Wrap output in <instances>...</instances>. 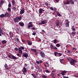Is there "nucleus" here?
Listing matches in <instances>:
<instances>
[{
	"mask_svg": "<svg viewBox=\"0 0 78 78\" xmlns=\"http://www.w3.org/2000/svg\"><path fill=\"white\" fill-rule=\"evenodd\" d=\"M66 2H66V5H69V0H67L66 1Z\"/></svg>",
	"mask_w": 78,
	"mask_h": 78,
	"instance_id": "44",
	"label": "nucleus"
},
{
	"mask_svg": "<svg viewBox=\"0 0 78 78\" xmlns=\"http://www.w3.org/2000/svg\"><path fill=\"white\" fill-rule=\"evenodd\" d=\"M17 56H19V57H21V55L19 54V53H18L17 54Z\"/></svg>",
	"mask_w": 78,
	"mask_h": 78,
	"instance_id": "38",
	"label": "nucleus"
},
{
	"mask_svg": "<svg viewBox=\"0 0 78 78\" xmlns=\"http://www.w3.org/2000/svg\"><path fill=\"white\" fill-rule=\"evenodd\" d=\"M54 55L55 56H58V52H55Z\"/></svg>",
	"mask_w": 78,
	"mask_h": 78,
	"instance_id": "19",
	"label": "nucleus"
},
{
	"mask_svg": "<svg viewBox=\"0 0 78 78\" xmlns=\"http://www.w3.org/2000/svg\"><path fill=\"white\" fill-rule=\"evenodd\" d=\"M29 25H33V24H32V22H30L28 23Z\"/></svg>",
	"mask_w": 78,
	"mask_h": 78,
	"instance_id": "41",
	"label": "nucleus"
},
{
	"mask_svg": "<svg viewBox=\"0 0 78 78\" xmlns=\"http://www.w3.org/2000/svg\"><path fill=\"white\" fill-rule=\"evenodd\" d=\"M67 53H71V51H70L69 50H67Z\"/></svg>",
	"mask_w": 78,
	"mask_h": 78,
	"instance_id": "45",
	"label": "nucleus"
},
{
	"mask_svg": "<svg viewBox=\"0 0 78 78\" xmlns=\"http://www.w3.org/2000/svg\"><path fill=\"white\" fill-rule=\"evenodd\" d=\"M16 17H17V18L19 21H20L22 20V16L20 15L19 17L17 16Z\"/></svg>",
	"mask_w": 78,
	"mask_h": 78,
	"instance_id": "11",
	"label": "nucleus"
},
{
	"mask_svg": "<svg viewBox=\"0 0 78 78\" xmlns=\"http://www.w3.org/2000/svg\"><path fill=\"white\" fill-rule=\"evenodd\" d=\"M45 5H46V6H48V4L46 2L45 3Z\"/></svg>",
	"mask_w": 78,
	"mask_h": 78,
	"instance_id": "49",
	"label": "nucleus"
},
{
	"mask_svg": "<svg viewBox=\"0 0 78 78\" xmlns=\"http://www.w3.org/2000/svg\"><path fill=\"white\" fill-rule=\"evenodd\" d=\"M7 10L9 11H11V9L9 7H8L7 9Z\"/></svg>",
	"mask_w": 78,
	"mask_h": 78,
	"instance_id": "39",
	"label": "nucleus"
},
{
	"mask_svg": "<svg viewBox=\"0 0 78 78\" xmlns=\"http://www.w3.org/2000/svg\"><path fill=\"white\" fill-rule=\"evenodd\" d=\"M15 1L13 0V1H12V5H15Z\"/></svg>",
	"mask_w": 78,
	"mask_h": 78,
	"instance_id": "30",
	"label": "nucleus"
},
{
	"mask_svg": "<svg viewBox=\"0 0 78 78\" xmlns=\"http://www.w3.org/2000/svg\"><path fill=\"white\" fill-rule=\"evenodd\" d=\"M57 14L58 16H59V17H61L62 16L61 15V14H60L58 12H57Z\"/></svg>",
	"mask_w": 78,
	"mask_h": 78,
	"instance_id": "29",
	"label": "nucleus"
},
{
	"mask_svg": "<svg viewBox=\"0 0 78 78\" xmlns=\"http://www.w3.org/2000/svg\"><path fill=\"white\" fill-rule=\"evenodd\" d=\"M10 16V14L9 13H8V12H6L5 14H2L0 15V17L1 18H4L6 16L7 17H9Z\"/></svg>",
	"mask_w": 78,
	"mask_h": 78,
	"instance_id": "2",
	"label": "nucleus"
},
{
	"mask_svg": "<svg viewBox=\"0 0 78 78\" xmlns=\"http://www.w3.org/2000/svg\"><path fill=\"white\" fill-rule=\"evenodd\" d=\"M11 56L12 59H15V60H16V59H17V57L14 55H11Z\"/></svg>",
	"mask_w": 78,
	"mask_h": 78,
	"instance_id": "16",
	"label": "nucleus"
},
{
	"mask_svg": "<svg viewBox=\"0 0 78 78\" xmlns=\"http://www.w3.org/2000/svg\"><path fill=\"white\" fill-rule=\"evenodd\" d=\"M31 75L33 76L34 78H37V76H35V75L33 74H31Z\"/></svg>",
	"mask_w": 78,
	"mask_h": 78,
	"instance_id": "28",
	"label": "nucleus"
},
{
	"mask_svg": "<svg viewBox=\"0 0 78 78\" xmlns=\"http://www.w3.org/2000/svg\"><path fill=\"white\" fill-rule=\"evenodd\" d=\"M27 27L28 28H30L31 27H33V25H28Z\"/></svg>",
	"mask_w": 78,
	"mask_h": 78,
	"instance_id": "27",
	"label": "nucleus"
},
{
	"mask_svg": "<svg viewBox=\"0 0 78 78\" xmlns=\"http://www.w3.org/2000/svg\"><path fill=\"white\" fill-rule=\"evenodd\" d=\"M50 47L51 49V50H53L54 47V46L52 44L51 45Z\"/></svg>",
	"mask_w": 78,
	"mask_h": 78,
	"instance_id": "23",
	"label": "nucleus"
},
{
	"mask_svg": "<svg viewBox=\"0 0 78 78\" xmlns=\"http://www.w3.org/2000/svg\"><path fill=\"white\" fill-rule=\"evenodd\" d=\"M31 29L32 30H36V28L35 27H32Z\"/></svg>",
	"mask_w": 78,
	"mask_h": 78,
	"instance_id": "48",
	"label": "nucleus"
},
{
	"mask_svg": "<svg viewBox=\"0 0 78 78\" xmlns=\"http://www.w3.org/2000/svg\"><path fill=\"white\" fill-rule=\"evenodd\" d=\"M50 9H51V10H52V11H54V9H53V8L52 7H50Z\"/></svg>",
	"mask_w": 78,
	"mask_h": 78,
	"instance_id": "40",
	"label": "nucleus"
},
{
	"mask_svg": "<svg viewBox=\"0 0 78 78\" xmlns=\"http://www.w3.org/2000/svg\"><path fill=\"white\" fill-rule=\"evenodd\" d=\"M66 27H69V22H66Z\"/></svg>",
	"mask_w": 78,
	"mask_h": 78,
	"instance_id": "21",
	"label": "nucleus"
},
{
	"mask_svg": "<svg viewBox=\"0 0 78 78\" xmlns=\"http://www.w3.org/2000/svg\"><path fill=\"white\" fill-rule=\"evenodd\" d=\"M60 61L61 63H63V62H64V59H61L60 60Z\"/></svg>",
	"mask_w": 78,
	"mask_h": 78,
	"instance_id": "22",
	"label": "nucleus"
},
{
	"mask_svg": "<svg viewBox=\"0 0 78 78\" xmlns=\"http://www.w3.org/2000/svg\"><path fill=\"white\" fill-rule=\"evenodd\" d=\"M37 64H39V62L38 61H37Z\"/></svg>",
	"mask_w": 78,
	"mask_h": 78,
	"instance_id": "61",
	"label": "nucleus"
},
{
	"mask_svg": "<svg viewBox=\"0 0 78 78\" xmlns=\"http://www.w3.org/2000/svg\"><path fill=\"white\" fill-rule=\"evenodd\" d=\"M8 56L9 58H11V56L8 55Z\"/></svg>",
	"mask_w": 78,
	"mask_h": 78,
	"instance_id": "64",
	"label": "nucleus"
},
{
	"mask_svg": "<svg viewBox=\"0 0 78 78\" xmlns=\"http://www.w3.org/2000/svg\"><path fill=\"white\" fill-rule=\"evenodd\" d=\"M76 32H73L71 33V34H73L74 35H76Z\"/></svg>",
	"mask_w": 78,
	"mask_h": 78,
	"instance_id": "32",
	"label": "nucleus"
},
{
	"mask_svg": "<svg viewBox=\"0 0 78 78\" xmlns=\"http://www.w3.org/2000/svg\"><path fill=\"white\" fill-rule=\"evenodd\" d=\"M56 25L57 27L59 26V20H57L56 21Z\"/></svg>",
	"mask_w": 78,
	"mask_h": 78,
	"instance_id": "15",
	"label": "nucleus"
},
{
	"mask_svg": "<svg viewBox=\"0 0 78 78\" xmlns=\"http://www.w3.org/2000/svg\"><path fill=\"white\" fill-rule=\"evenodd\" d=\"M63 78H69L68 77H66V76H64Z\"/></svg>",
	"mask_w": 78,
	"mask_h": 78,
	"instance_id": "58",
	"label": "nucleus"
},
{
	"mask_svg": "<svg viewBox=\"0 0 78 78\" xmlns=\"http://www.w3.org/2000/svg\"><path fill=\"white\" fill-rule=\"evenodd\" d=\"M46 64H47V65H48V67H49V64H48V63L47 62Z\"/></svg>",
	"mask_w": 78,
	"mask_h": 78,
	"instance_id": "59",
	"label": "nucleus"
},
{
	"mask_svg": "<svg viewBox=\"0 0 78 78\" xmlns=\"http://www.w3.org/2000/svg\"><path fill=\"white\" fill-rule=\"evenodd\" d=\"M69 2H70L71 5H73V4H74V2L73 1V0H70Z\"/></svg>",
	"mask_w": 78,
	"mask_h": 78,
	"instance_id": "20",
	"label": "nucleus"
},
{
	"mask_svg": "<svg viewBox=\"0 0 78 78\" xmlns=\"http://www.w3.org/2000/svg\"><path fill=\"white\" fill-rule=\"evenodd\" d=\"M22 41L23 42H26V41L23 39L22 40Z\"/></svg>",
	"mask_w": 78,
	"mask_h": 78,
	"instance_id": "50",
	"label": "nucleus"
},
{
	"mask_svg": "<svg viewBox=\"0 0 78 78\" xmlns=\"http://www.w3.org/2000/svg\"><path fill=\"white\" fill-rule=\"evenodd\" d=\"M55 73H51V76L52 78H55V77H54Z\"/></svg>",
	"mask_w": 78,
	"mask_h": 78,
	"instance_id": "17",
	"label": "nucleus"
},
{
	"mask_svg": "<svg viewBox=\"0 0 78 78\" xmlns=\"http://www.w3.org/2000/svg\"><path fill=\"white\" fill-rule=\"evenodd\" d=\"M40 63H42L43 62L41 60L39 61Z\"/></svg>",
	"mask_w": 78,
	"mask_h": 78,
	"instance_id": "57",
	"label": "nucleus"
},
{
	"mask_svg": "<svg viewBox=\"0 0 78 78\" xmlns=\"http://www.w3.org/2000/svg\"><path fill=\"white\" fill-rule=\"evenodd\" d=\"M2 35H5V33L1 29V28H0V36H1Z\"/></svg>",
	"mask_w": 78,
	"mask_h": 78,
	"instance_id": "3",
	"label": "nucleus"
},
{
	"mask_svg": "<svg viewBox=\"0 0 78 78\" xmlns=\"http://www.w3.org/2000/svg\"><path fill=\"white\" fill-rule=\"evenodd\" d=\"M42 78H47V76H46L45 75H42Z\"/></svg>",
	"mask_w": 78,
	"mask_h": 78,
	"instance_id": "34",
	"label": "nucleus"
},
{
	"mask_svg": "<svg viewBox=\"0 0 78 78\" xmlns=\"http://www.w3.org/2000/svg\"><path fill=\"white\" fill-rule=\"evenodd\" d=\"M56 46L57 47H60V44H56Z\"/></svg>",
	"mask_w": 78,
	"mask_h": 78,
	"instance_id": "35",
	"label": "nucleus"
},
{
	"mask_svg": "<svg viewBox=\"0 0 78 78\" xmlns=\"http://www.w3.org/2000/svg\"><path fill=\"white\" fill-rule=\"evenodd\" d=\"M21 50H24V47L23 46H21L20 48Z\"/></svg>",
	"mask_w": 78,
	"mask_h": 78,
	"instance_id": "42",
	"label": "nucleus"
},
{
	"mask_svg": "<svg viewBox=\"0 0 78 78\" xmlns=\"http://www.w3.org/2000/svg\"><path fill=\"white\" fill-rule=\"evenodd\" d=\"M2 44H6L7 43L6 41L5 40L2 41Z\"/></svg>",
	"mask_w": 78,
	"mask_h": 78,
	"instance_id": "18",
	"label": "nucleus"
},
{
	"mask_svg": "<svg viewBox=\"0 0 78 78\" xmlns=\"http://www.w3.org/2000/svg\"><path fill=\"white\" fill-rule=\"evenodd\" d=\"M4 67L5 69L6 70H9V67L8 66V65L7 64H5L4 65Z\"/></svg>",
	"mask_w": 78,
	"mask_h": 78,
	"instance_id": "13",
	"label": "nucleus"
},
{
	"mask_svg": "<svg viewBox=\"0 0 78 78\" xmlns=\"http://www.w3.org/2000/svg\"><path fill=\"white\" fill-rule=\"evenodd\" d=\"M39 12L41 13L42 12V9H39Z\"/></svg>",
	"mask_w": 78,
	"mask_h": 78,
	"instance_id": "26",
	"label": "nucleus"
},
{
	"mask_svg": "<svg viewBox=\"0 0 78 78\" xmlns=\"http://www.w3.org/2000/svg\"><path fill=\"white\" fill-rule=\"evenodd\" d=\"M73 27H73L72 26V30H73V31H75V30H76V29H75V28H73Z\"/></svg>",
	"mask_w": 78,
	"mask_h": 78,
	"instance_id": "43",
	"label": "nucleus"
},
{
	"mask_svg": "<svg viewBox=\"0 0 78 78\" xmlns=\"http://www.w3.org/2000/svg\"><path fill=\"white\" fill-rule=\"evenodd\" d=\"M24 66H25V67H27V63L25 64Z\"/></svg>",
	"mask_w": 78,
	"mask_h": 78,
	"instance_id": "54",
	"label": "nucleus"
},
{
	"mask_svg": "<svg viewBox=\"0 0 78 78\" xmlns=\"http://www.w3.org/2000/svg\"><path fill=\"white\" fill-rule=\"evenodd\" d=\"M32 35H34V36H35L36 35V33H34L32 34Z\"/></svg>",
	"mask_w": 78,
	"mask_h": 78,
	"instance_id": "52",
	"label": "nucleus"
},
{
	"mask_svg": "<svg viewBox=\"0 0 78 78\" xmlns=\"http://www.w3.org/2000/svg\"><path fill=\"white\" fill-rule=\"evenodd\" d=\"M19 24L20 27H23L24 26V23L22 22H19Z\"/></svg>",
	"mask_w": 78,
	"mask_h": 78,
	"instance_id": "9",
	"label": "nucleus"
},
{
	"mask_svg": "<svg viewBox=\"0 0 78 78\" xmlns=\"http://www.w3.org/2000/svg\"><path fill=\"white\" fill-rule=\"evenodd\" d=\"M13 9H14V10H16V9H17V8L15 7H13Z\"/></svg>",
	"mask_w": 78,
	"mask_h": 78,
	"instance_id": "46",
	"label": "nucleus"
},
{
	"mask_svg": "<svg viewBox=\"0 0 78 78\" xmlns=\"http://www.w3.org/2000/svg\"><path fill=\"white\" fill-rule=\"evenodd\" d=\"M76 61L75 60V59L73 58H71V59L69 60V62L70 64H71V65L72 66H75L76 64Z\"/></svg>",
	"mask_w": 78,
	"mask_h": 78,
	"instance_id": "1",
	"label": "nucleus"
},
{
	"mask_svg": "<svg viewBox=\"0 0 78 78\" xmlns=\"http://www.w3.org/2000/svg\"><path fill=\"white\" fill-rule=\"evenodd\" d=\"M15 49L16 50V51H17L18 50V48H16Z\"/></svg>",
	"mask_w": 78,
	"mask_h": 78,
	"instance_id": "56",
	"label": "nucleus"
},
{
	"mask_svg": "<svg viewBox=\"0 0 78 78\" xmlns=\"http://www.w3.org/2000/svg\"><path fill=\"white\" fill-rule=\"evenodd\" d=\"M25 12V8H23L22 10L20 11V14H23Z\"/></svg>",
	"mask_w": 78,
	"mask_h": 78,
	"instance_id": "5",
	"label": "nucleus"
},
{
	"mask_svg": "<svg viewBox=\"0 0 78 78\" xmlns=\"http://www.w3.org/2000/svg\"><path fill=\"white\" fill-rule=\"evenodd\" d=\"M26 42L28 43V45H32V43L31 42V41H30L28 40H27L26 41Z\"/></svg>",
	"mask_w": 78,
	"mask_h": 78,
	"instance_id": "12",
	"label": "nucleus"
},
{
	"mask_svg": "<svg viewBox=\"0 0 78 78\" xmlns=\"http://www.w3.org/2000/svg\"><path fill=\"white\" fill-rule=\"evenodd\" d=\"M16 40L17 41H19V38H16Z\"/></svg>",
	"mask_w": 78,
	"mask_h": 78,
	"instance_id": "55",
	"label": "nucleus"
},
{
	"mask_svg": "<svg viewBox=\"0 0 78 78\" xmlns=\"http://www.w3.org/2000/svg\"><path fill=\"white\" fill-rule=\"evenodd\" d=\"M9 34L11 35V32H9Z\"/></svg>",
	"mask_w": 78,
	"mask_h": 78,
	"instance_id": "63",
	"label": "nucleus"
},
{
	"mask_svg": "<svg viewBox=\"0 0 78 78\" xmlns=\"http://www.w3.org/2000/svg\"><path fill=\"white\" fill-rule=\"evenodd\" d=\"M31 50L32 51H34V52H36L37 51V50L34 49H31Z\"/></svg>",
	"mask_w": 78,
	"mask_h": 78,
	"instance_id": "25",
	"label": "nucleus"
},
{
	"mask_svg": "<svg viewBox=\"0 0 78 78\" xmlns=\"http://www.w3.org/2000/svg\"><path fill=\"white\" fill-rule=\"evenodd\" d=\"M40 54L42 58H44L45 57V53H44V52H42V51H41L40 52Z\"/></svg>",
	"mask_w": 78,
	"mask_h": 78,
	"instance_id": "4",
	"label": "nucleus"
},
{
	"mask_svg": "<svg viewBox=\"0 0 78 78\" xmlns=\"http://www.w3.org/2000/svg\"><path fill=\"white\" fill-rule=\"evenodd\" d=\"M14 20L15 22H16V23H18V22H19V21L18 20L17 17H16L14 19Z\"/></svg>",
	"mask_w": 78,
	"mask_h": 78,
	"instance_id": "7",
	"label": "nucleus"
},
{
	"mask_svg": "<svg viewBox=\"0 0 78 78\" xmlns=\"http://www.w3.org/2000/svg\"><path fill=\"white\" fill-rule=\"evenodd\" d=\"M54 44H56V43H58V41L56 40V39H55L54 41Z\"/></svg>",
	"mask_w": 78,
	"mask_h": 78,
	"instance_id": "31",
	"label": "nucleus"
},
{
	"mask_svg": "<svg viewBox=\"0 0 78 78\" xmlns=\"http://www.w3.org/2000/svg\"><path fill=\"white\" fill-rule=\"evenodd\" d=\"M66 73H67V71L66 70H64L61 72V74L62 75L64 76L65 74H66Z\"/></svg>",
	"mask_w": 78,
	"mask_h": 78,
	"instance_id": "10",
	"label": "nucleus"
},
{
	"mask_svg": "<svg viewBox=\"0 0 78 78\" xmlns=\"http://www.w3.org/2000/svg\"><path fill=\"white\" fill-rule=\"evenodd\" d=\"M55 0V2H58L59 0Z\"/></svg>",
	"mask_w": 78,
	"mask_h": 78,
	"instance_id": "62",
	"label": "nucleus"
},
{
	"mask_svg": "<svg viewBox=\"0 0 78 78\" xmlns=\"http://www.w3.org/2000/svg\"><path fill=\"white\" fill-rule=\"evenodd\" d=\"M11 6H12L11 4L9 3L8 5V7L9 8H11Z\"/></svg>",
	"mask_w": 78,
	"mask_h": 78,
	"instance_id": "33",
	"label": "nucleus"
},
{
	"mask_svg": "<svg viewBox=\"0 0 78 78\" xmlns=\"http://www.w3.org/2000/svg\"><path fill=\"white\" fill-rule=\"evenodd\" d=\"M53 49H54V50H58V48L56 46H54Z\"/></svg>",
	"mask_w": 78,
	"mask_h": 78,
	"instance_id": "37",
	"label": "nucleus"
},
{
	"mask_svg": "<svg viewBox=\"0 0 78 78\" xmlns=\"http://www.w3.org/2000/svg\"><path fill=\"white\" fill-rule=\"evenodd\" d=\"M35 54L36 56H37V55H38V53L36 52H35Z\"/></svg>",
	"mask_w": 78,
	"mask_h": 78,
	"instance_id": "51",
	"label": "nucleus"
},
{
	"mask_svg": "<svg viewBox=\"0 0 78 78\" xmlns=\"http://www.w3.org/2000/svg\"><path fill=\"white\" fill-rule=\"evenodd\" d=\"M41 31H42V32H43V33H45V31H44V30H41Z\"/></svg>",
	"mask_w": 78,
	"mask_h": 78,
	"instance_id": "60",
	"label": "nucleus"
},
{
	"mask_svg": "<svg viewBox=\"0 0 78 78\" xmlns=\"http://www.w3.org/2000/svg\"><path fill=\"white\" fill-rule=\"evenodd\" d=\"M18 51L19 52L20 54H22V53L23 52L22 49H21V48H18Z\"/></svg>",
	"mask_w": 78,
	"mask_h": 78,
	"instance_id": "14",
	"label": "nucleus"
},
{
	"mask_svg": "<svg viewBox=\"0 0 78 78\" xmlns=\"http://www.w3.org/2000/svg\"><path fill=\"white\" fill-rule=\"evenodd\" d=\"M45 72H46V73H50V71H49L48 70H46Z\"/></svg>",
	"mask_w": 78,
	"mask_h": 78,
	"instance_id": "47",
	"label": "nucleus"
},
{
	"mask_svg": "<svg viewBox=\"0 0 78 78\" xmlns=\"http://www.w3.org/2000/svg\"><path fill=\"white\" fill-rule=\"evenodd\" d=\"M0 3H2V4H3V3H4V2H3V1H1Z\"/></svg>",
	"mask_w": 78,
	"mask_h": 78,
	"instance_id": "53",
	"label": "nucleus"
},
{
	"mask_svg": "<svg viewBox=\"0 0 78 78\" xmlns=\"http://www.w3.org/2000/svg\"><path fill=\"white\" fill-rule=\"evenodd\" d=\"M23 69L25 73H27V69H26L25 67L23 68Z\"/></svg>",
	"mask_w": 78,
	"mask_h": 78,
	"instance_id": "24",
	"label": "nucleus"
},
{
	"mask_svg": "<svg viewBox=\"0 0 78 78\" xmlns=\"http://www.w3.org/2000/svg\"><path fill=\"white\" fill-rule=\"evenodd\" d=\"M47 23V21L45 20H43L41 22V24L42 25H44V24H45V23Z\"/></svg>",
	"mask_w": 78,
	"mask_h": 78,
	"instance_id": "6",
	"label": "nucleus"
},
{
	"mask_svg": "<svg viewBox=\"0 0 78 78\" xmlns=\"http://www.w3.org/2000/svg\"><path fill=\"white\" fill-rule=\"evenodd\" d=\"M62 55V53H58V55H59L58 56H61Z\"/></svg>",
	"mask_w": 78,
	"mask_h": 78,
	"instance_id": "36",
	"label": "nucleus"
},
{
	"mask_svg": "<svg viewBox=\"0 0 78 78\" xmlns=\"http://www.w3.org/2000/svg\"><path fill=\"white\" fill-rule=\"evenodd\" d=\"M23 57H25V58H27V57L28 56V54L27 53H23Z\"/></svg>",
	"mask_w": 78,
	"mask_h": 78,
	"instance_id": "8",
	"label": "nucleus"
}]
</instances>
